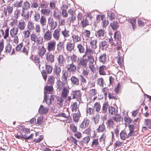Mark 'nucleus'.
<instances>
[{
	"label": "nucleus",
	"mask_w": 151,
	"mask_h": 151,
	"mask_svg": "<svg viewBox=\"0 0 151 151\" xmlns=\"http://www.w3.org/2000/svg\"><path fill=\"white\" fill-rule=\"evenodd\" d=\"M88 66L91 71L93 73L96 71L95 65L96 63V59L94 60V57L93 56H88Z\"/></svg>",
	"instance_id": "nucleus-1"
},
{
	"label": "nucleus",
	"mask_w": 151,
	"mask_h": 151,
	"mask_svg": "<svg viewBox=\"0 0 151 151\" xmlns=\"http://www.w3.org/2000/svg\"><path fill=\"white\" fill-rule=\"evenodd\" d=\"M31 40L35 44L36 42L39 45L42 44L43 38L40 36H38L35 33H32L30 35Z\"/></svg>",
	"instance_id": "nucleus-2"
},
{
	"label": "nucleus",
	"mask_w": 151,
	"mask_h": 151,
	"mask_svg": "<svg viewBox=\"0 0 151 151\" xmlns=\"http://www.w3.org/2000/svg\"><path fill=\"white\" fill-rule=\"evenodd\" d=\"M71 75V74H70V73H69L68 71L66 70L63 71L62 75L61 77L63 84H65L67 83L68 78H69Z\"/></svg>",
	"instance_id": "nucleus-3"
},
{
	"label": "nucleus",
	"mask_w": 151,
	"mask_h": 151,
	"mask_svg": "<svg viewBox=\"0 0 151 151\" xmlns=\"http://www.w3.org/2000/svg\"><path fill=\"white\" fill-rule=\"evenodd\" d=\"M56 42L53 40L49 42L47 44V49L48 52L55 51V49Z\"/></svg>",
	"instance_id": "nucleus-4"
},
{
	"label": "nucleus",
	"mask_w": 151,
	"mask_h": 151,
	"mask_svg": "<svg viewBox=\"0 0 151 151\" xmlns=\"http://www.w3.org/2000/svg\"><path fill=\"white\" fill-rule=\"evenodd\" d=\"M75 44L71 40L68 42L66 44V49L69 52H71L74 50Z\"/></svg>",
	"instance_id": "nucleus-5"
},
{
	"label": "nucleus",
	"mask_w": 151,
	"mask_h": 151,
	"mask_svg": "<svg viewBox=\"0 0 151 151\" xmlns=\"http://www.w3.org/2000/svg\"><path fill=\"white\" fill-rule=\"evenodd\" d=\"M120 138L122 140H125L126 138L132 136L130 133L128 132L127 131L123 130L120 133Z\"/></svg>",
	"instance_id": "nucleus-6"
},
{
	"label": "nucleus",
	"mask_w": 151,
	"mask_h": 151,
	"mask_svg": "<svg viewBox=\"0 0 151 151\" xmlns=\"http://www.w3.org/2000/svg\"><path fill=\"white\" fill-rule=\"evenodd\" d=\"M66 68L67 69L66 71H68L69 73H70V74H71V73L73 74L76 69V67L73 62L70 64L67 65Z\"/></svg>",
	"instance_id": "nucleus-7"
},
{
	"label": "nucleus",
	"mask_w": 151,
	"mask_h": 151,
	"mask_svg": "<svg viewBox=\"0 0 151 151\" xmlns=\"http://www.w3.org/2000/svg\"><path fill=\"white\" fill-rule=\"evenodd\" d=\"M61 72V68L60 66L55 65L53 69V74L57 78H59Z\"/></svg>",
	"instance_id": "nucleus-8"
},
{
	"label": "nucleus",
	"mask_w": 151,
	"mask_h": 151,
	"mask_svg": "<svg viewBox=\"0 0 151 151\" xmlns=\"http://www.w3.org/2000/svg\"><path fill=\"white\" fill-rule=\"evenodd\" d=\"M58 61V65L62 67L64 65V62L65 61V59L64 56L62 55H58L57 58Z\"/></svg>",
	"instance_id": "nucleus-9"
},
{
	"label": "nucleus",
	"mask_w": 151,
	"mask_h": 151,
	"mask_svg": "<svg viewBox=\"0 0 151 151\" xmlns=\"http://www.w3.org/2000/svg\"><path fill=\"white\" fill-rule=\"evenodd\" d=\"M95 35L97 37L100 39H104L106 37L105 31L103 29H100L98 31Z\"/></svg>",
	"instance_id": "nucleus-10"
},
{
	"label": "nucleus",
	"mask_w": 151,
	"mask_h": 151,
	"mask_svg": "<svg viewBox=\"0 0 151 151\" xmlns=\"http://www.w3.org/2000/svg\"><path fill=\"white\" fill-rule=\"evenodd\" d=\"M69 92V88L68 87H64L62 89L61 97L63 99H65L67 97Z\"/></svg>",
	"instance_id": "nucleus-11"
},
{
	"label": "nucleus",
	"mask_w": 151,
	"mask_h": 151,
	"mask_svg": "<svg viewBox=\"0 0 151 151\" xmlns=\"http://www.w3.org/2000/svg\"><path fill=\"white\" fill-rule=\"evenodd\" d=\"M46 59L47 61L53 63L54 62L55 56L52 53L47 52L46 54Z\"/></svg>",
	"instance_id": "nucleus-12"
},
{
	"label": "nucleus",
	"mask_w": 151,
	"mask_h": 151,
	"mask_svg": "<svg viewBox=\"0 0 151 151\" xmlns=\"http://www.w3.org/2000/svg\"><path fill=\"white\" fill-rule=\"evenodd\" d=\"M60 29H57L54 30L53 33V36L55 40L57 41L59 40L61 35Z\"/></svg>",
	"instance_id": "nucleus-13"
},
{
	"label": "nucleus",
	"mask_w": 151,
	"mask_h": 151,
	"mask_svg": "<svg viewBox=\"0 0 151 151\" xmlns=\"http://www.w3.org/2000/svg\"><path fill=\"white\" fill-rule=\"evenodd\" d=\"M85 56V55H83L79 61V64L82 68H86L87 66L88 60V59L84 58Z\"/></svg>",
	"instance_id": "nucleus-14"
},
{
	"label": "nucleus",
	"mask_w": 151,
	"mask_h": 151,
	"mask_svg": "<svg viewBox=\"0 0 151 151\" xmlns=\"http://www.w3.org/2000/svg\"><path fill=\"white\" fill-rule=\"evenodd\" d=\"M13 7L10 6H7L6 7L4 8V12L6 16H9L12 12Z\"/></svg>",
	"instance_id": "nucleus-15"
},
{
	"label": "nucleus",
	"mask_w": 151,
	"mask_h": 151,
	"mask_svg": "<svg viewBox=\"0 0 151 151\" xmlns=\"http://www.w3.org/2000/svg\"><path fill=\"white\" fill-rule=\"evenodd\" d=\"M47 92H44V100H43V101H45L47 104L50 105L51 104V99H52V95H50V96L48 97L47 95Z\"/></svg>",
	"instance_id": "nucleus-16"
},
{
	"label": "nucleus",
	"mask_w": 151,
	"mask_h": 151,
	"mask_svg": "<svg viewBox=\"0 0 151 151\" xmlns=\"http://www.w3.org/2000/svg\"><path fill=\"white\" fill-rule=\"evenodd\" d=\"M81 36L80 34H77L73 35L72 36V39L73 42L75 44L76 43L80 41L81 40Z\"/></svg>",
	"instance_id": "nucleus-17"
},
{
	"label": "nucleus",
	"mask_w": 151,
	"mask_h": 151,
	"mask_svg": "<svg viewBox=\"0 0 151 151\" xmlns=\"http://www.w3.org/2000/svg\"><path fill=\"white\" fill-rule=\"evenodd\" d=\"M107 69V67L105 65H103L99 68V71L100 75H105L106 74V71Z\"/></svg>",
	"instance_id": "nucleus-18"
},
{
	"label": "nucleus",
	"mask_w": 151,
	"mask_h": 151,
	"mask_svg": "<svg viewBox=\"0 0 151 151\" xmlns=\"http://www.w3.org/2000/svg\"><path fill=\"white\" fill-rule=\"evenodd\" d=\"M71 83L72 85L76 86L79 85V79L75 76H72L70 79Z\"/></svg>",
	"instance_id": "nucleus-19"
},
{
	"label": "nucleus",
	"mask_w": 151,
	"mask_h": 151,
	"mask_svg": "<svg viewBox=\"0 0 151 151\" xmlns=\"http://www.w3.org/2000/svg\"><path fill=\"white\" fill-rule=\"evenodd\" d=\"M48 24L51 31L55 29L57 25V22L52 19L51 21H49Z\"/></svg>",
	"instance_id": "nucleus-20"
},
{
	"label": "nucleus",
	"mask_w": 151,
	"mask_h": 151,
	"mask_svg": "<svg viewBox=\"0 0 151 151\" xmlns=\"http://www.w3.org/2000/svg\"><path fill=\"white\" fill-rule=\"evenodd\" d=\"M52 37V34L51 32L48 30L45 34L43 38L45 41H47L51 40Z\"/></svg>",
	"instance_id": "nucleus-21"
},
{
	"label": "nucleus",
	"mask_w": 151,
	"mask_h": 151,
	"mask_svg": "<svg viewBox=\"0 0 151 151\" xmlns=\"http://www.w3.org/2000/svg\"><path fill=\"white\" fill-rule=\"evenodd\" d=\"M81 94L80 90H75L73 91V99H79L81 98Z\"/></svg>",
	"instance_id": "nucleus-22"
},
{
	"label": "nucleus",
	"mask_w": 151,
	"mask_h": 151,
	"mask_svg": "<svg viewBox=\"0 0 151 151\" xmlns=\"http://www.w3.org/2000/svg\"><path fill=\"white\" fill-rule=\"evenodd\" d=\"M89 123V120L87 118L84 119L83 122L81 123L80 127L82 129H84L88 127Z\"/></svg>",
	"instance_id": "nucleus-23"
},
{
	"label": "nucleus",
	"mask_w": 151,
	"mask_h": 151,
	"mask_svg": "<svg viewBox=\"0 0 151 151\" xmlns=\"http://www.w3.org/2000/svg\"><path fill=\"white\" fill-rule=\"evenodd\" d=\"M19 31L18 28L14 27L12 28L10 31V34L11 37L13 38L15 35H16Z\"/></svg>",
	"instance_id": "nucleus-24"
},
{
	"label": "nucleus",
	"mask_w": 151,
	"mask_h": 151,
	"mask_svg": "<svg viewBox=\"0 0 151 151\" xmlns=\"http://www.w3.org/2000/svg\"><path fill=\"white\" fill-rule=\"evenodd\" d=\"M48 109V108L44 107L43 106L41 105L39 109V112L40 114H46L47 113Z\"/></svg>",
	"instance_id": "nucleus-25"
},
{
	"label": "nucleus",
	"mask_w": 151,
	"mask_h": 151,
	"mask_svg": "<svg viewBox=\"0 0 151 151\" xmlns=\"http://www.w3.org/2000/svg\"><path fill=\"white\" fill-rule=\"evenodd\" d=\"M81 114L79 110L76 113H74L73 114V120L76 122H78L79 121Z\"/></svg>",
	"instance_id": "nucleus-26"
},
{
	"label": "nucleus",
	"mask_w": 151,
	"mask_h": 151,
	"mask_svg": "<svg viewBox=\"0 0 151 151\" xmlns=\"http://www.w3.org/2000/svg\"><path fill=\"white\" fill-rule=\"evenodd\" d=\"M99 62L104 64L106 61V55L105 53L101 54L99 58Z\"/></svg>",
	"instance_id": "nucleus-27"
},
{
	"label": "nucleus",
	"mask_w": 151,
	"mask_h": 151,
	"mask_svg": "<svg viewBox=\"0 0 151 151\" xmlns=\"http://www.w3.org/2000/svg\"><path fill=\"white\" fill-rule=\"evenodd\" d=\"M109 106V105L107 103H104L101 107V109L100 113H107V109H108Z\"/></svg>",
	"instance_id": "nucleus-28"
},
{
	"label": "nucleus",
	"mask_w": 151,
	"mask_h": 151,
	"mask_svg": "<svg viewBox=\"0 0 151 151\" xmlns=\"http://www.w3.org/2000/svg\"><path fill=\"white\" fill-rule=\"evenodd\" d=\"M81 25L82 27L84 28L89 25V22L88 20L86 18H83L81 22Z\"/></svg>",
	"instance_id": "nucleus-29"
},
{
	"label": "nucleus",
	"mask_w": 151,
	"mask_h": 151,
	"mask_svg": "<svg viewBox=\"0 0 151 151\" xmlns=\"http://www.w3.org/2000/svg\"><path fill=\"white\" fill-rule=\"evenodd\" d=\"M61 33L65 38L68 37L70 36V32L69 30H67L65 27L63 30H62Z\"/></svg>",
	"instance_id": "nucleus-30"
},
{
	"label": "nucleus",
	"mask_w": 151,
	"mask_h": 151,
	"mask_svg": "<svg viewBox=\"0 0 151 151\" xmlns=\"http://www.w3.org/2000/svg\"><path fill=\"white\" fill-rule=\"evenodd\" d=\"M63 44L62 42H60L57 45V51L55 52L56 54L60 53L63 47Z\"/></svg>",
	"instance_id": "nucleus-31"
},
{
	"label": "nucleus",
	"mask_w": 151,
	"mask_h": 151,
	"mask_svg": "<svg viewBox=\"0 0 151 151\" xmlns=\"http://www.w3.org/2000/svg\"><path fill=\"white\" fill-rule=\"evenodd\" d=\"M97 41L96 39H91L90 42V45L92 49L95 50L96 49L97 47Z\"/></svg>",
	"instance_id": "nucleus-32"
},
{
	"label": "nucleus",
	"mask_w": 151,
	"mask_h": 151,
	"mask_svg": "<svg viewBox=\"0 0 151 151\" xmlns=\"http://www.w3.org/2000/svg\"><path fill=\"white\" fill-rule=\"evenodd\" d=\"M106 129V127L104 122H103L99 126L98 128L97 129V132H103Z\"/></svg>",
	"instance_id": "nucleus-33"
},
{
	"label": "nucleus",
	"mask_w": 151,
	"mask_h": 151,
	"mask_svg": "<svg viewBox=\"0 0 151 151\" xmlns=\"http://www.w3.org/2000/svg\"><path fill=\"white\" fill-rule=\"evenodd\" d=\"M109 113L111 115H114L117 113V110H116V109L112 106H109L108 108Z\"/></svg>",
	"instance_id": "nucleus-34"
},
{
	"label": "nucleus",
	"mask_w": 151,
	"mask_h": 151,
	"mask_svg": "<svg viewBox=\"0 0 151 151\" xmlns=\"http://www.w3.org/2000/svg\"><path fill=\"white\" fill-rule=\"evenodd\" d=\"M107 42L105 40H102L99 42V46L103 50L107 47Z\"/></svg>",
	"instance_id": "nucleus-35"
},
{
	"label": "nucleus",
	"mask_w": 151,
	"mask_h": 151,
	"mask_svg": "<svg viewBox=\"0 0 151 151\" xmlns=\"http://www.w3.org/2000/svg\"><path fill=\"white\" fill-rule=\"evenodd\" d=\"M68 12L69 14L71 15V20L73 22L75 21L76 19L75 12L71 9L68 10Z\"/></svg>",
	"instance_id": "nucleus-36"
},
{
	"label": "nucleus",
	"mask_w": 151,
	"mask_h": 151,
	"mask_svg": "<svg viewBox=\"0 0 151 151\" xmlns=\"http://www.w3.org/2000/svg\"><path fill=\"white\" fill-rule=\"evenodd\" d=\"M25 26L26 24L25 22L23 21L19 23L17 28L18 29L23 30L25 29Z\"/></svg>",
	"instance_id": "nucleus-37"
},
{
	"label": "nucleus",
	"mask_w": 151,
	"mask_h": 151,
	"mask_svg": "<svg viewBox=\"0 0 151 151\" xmlns=\"http://www.w3.org/2000/svg\"><path fill=\"white\" fill-rule=\"evenodd\" d=\"M47 19L46 17L41 16L40 19V23L42 26H45L46 24Z\"/></svg>",
	"instance_id": "nucleus-38"
},
{
	"label": "nucleus",
	"mask_w": 151,
	"mask_h": 151,
	"mask_svg": "<svg viewBox=\"0 0 151 151\" xmlns=\"http://www.w3.org/2000/svg\"><path fill=\"white\" fill-rule=\"evenodd\" d=\"M100 116L99 114H97L93 117V122L95 124H98L100 121Z\"/></svg>",
	"instance_id": "nucleus-39"
},
{
	"label": "nucleus",
	"mask_w": 151,
	"mask_h": 151,
	"mask_svg": "<svg viewBox=\"0 0 151 151\" xmlns=\"http://www.w3.org/2000/svg\"><path fill=\"white\" fill-rule=\"evenodd\" d=\"M144 124L150 129H151V119H144Z\"/></svg>",
	"instance_id": "nucleus-40"
},
{
	"label": "nucleus",
	"mask_w": 151,
	"mask_h": 151,
	"mask_svg": "<svg viewBox=\"0 0 151 151\" xmlns=\"http://www.w3.org/2000/svg\"><path fill=\"white\" fill-rule=\"evenodd\" d=\"M101 106L100 103L96 102L94 105V108L95 111L97 112H99L100 111Z\"/></svg>",
	"instance_id": "nucleus-41"
},
{
	"label": "nucleus",
	"mask_w": 151,
	"mask_h": 151,
	"mask_svg": "<svg viewBox=\"0 0 151 151\" xmlns=\"http://www.w3.org/2000/svg\"><path fill=\"white\" fill-rule=\"evenodd\" d=\"M110 25L112 29L114 30H116L118 27V23L116 21H113L111 23Z\"/></svg>",
	"instance_id": "nucleus-42"
},
{
	"label": "nucleus",
	"mask_w": 151,
	"mask_h": 151,
	"mask_svg": "<svg viewBox=\"0 0 151 151\" xmlns=\"http://www.w3.org/2000/svg\"><path fill=\"white\" fill-rule=\"evenodd\" d=\"M106 124L107 126V127L109 128H110L111 127H113L114 125V122L111 119H109L107 120L106 122Z\"/></svg>",
	"instance_id": "nucleus-43"
},
{
	"label": "nucleus",
	"mask_w": 151,
	"mask_h": 151,
	"mask_svg": "<svg viewBox=\"0 0 151 151\" xmlns=\"http://www.w3.org/2000/svg\"><path fill=\"white\" fill-rule=\"evenodd\" d=\"M46 51V49L44 46H42L39 50V56L42 57L45 54Z\"/></svg>",
	"instance_id": "nucleus-44"
},
{
	"label": "nucleus",
	"mask_w": 151,
	"mask_h": 151,
	"mask_svg": "<svg viewBox=\"0 0 151 151\" xmlns=\"http://www.w3.org/2000/svg\"><path fill=\"white\" fill-rule=\"evenodd\" d=\"M56 99L57 104L60 106L61 107L63 105L64 101L63 98L61 97L57 96L56 98Z\"/></svg>",
	"instance_id": "nucleus-45"
},
{
	"label": "nucleus",
	"mask_w": 151,
	"mask_h": 151,
	"mask_svg": "<svg viewBox=\"0 0 151 151\" xmlns=\"http://www.w3.org/2000/svg\"><path fill=\"white\" fill-rule=\"evenodd\" d=\"M114 115V116L113 117V120L116 122H119L120 121L121 119L120 116L117 113H116Z\"/></svg>",
	"instance_id": "nucleus-46"
},
{
	"label": "nucleus",
	"mask_w": 151,
	"mask_h": 151,
	"mask_svg": "<svg viewBox=\"0 0 151 151\" xmlns=\"http://www.w3.org/2000/svg\"><path fill=\"white\" fill-rule=\"evenodd\" d=\"M55 78L54 76H50L48 77V83L51 85H53L54 83Z\"/></svg>",
	"instance_id": "nucleus-47"
},
{
	"label": "nucleus",
	"mask_w": 151,
	"mask_h": 151,
	"mask_svg": "<svg viewBox=\"0 0 151 151\" xmlns=\"http://www.w3.org/2000/svg\"><path fill=\"white\" fill-rule=\"evenodd\" d=\"M21 52L26 55H28L29 48L27 46H24L21 50Z\"/></svg>",
	"instance_id": "nucleus-48"
},
{
	"label": "nucleus",
	"mask_w": 151,
	"mask_h": 151,
	"mask_svg": "<svg viewBox=\"0 0 151 151\" xmlns=\"http://www.w3.org/2000/svg\"><path fill=\"white\" fill-rule=\"evenodd\" d=\"M45 69L46 71L47 74H50L51 73L53 68L52 66L50 65H46L45 66Z\"/></svg>",
	"instance_id": "nucleus-49"
},
{
	"label": "nucleus",
	"mask_w": 151,
	"mask_h": 151,
	"mask_svg": "<svg viewBox=\"0 0 151 151\" xmlns=\"http://www.w3.org/2000/svg\"><path fill=\"white\" fill-rule=\"evenodd\" d=\"M57 83V89H58L60 91V90L63 88V84H63L62 81H61L60 80H59L58 81Z\"/></svg>",
	"instance_id": "nucleus-50"
},
{
	"label": "nucleus",
	"mask_w": 151,
	"mask_h": 151,
	"mask_svg": "<svg viewBox=\"0 0 151 151\" xmlns=\"http://www.w3.org/2000/svg\"><path fill=\"white\" fill-rule=\"evenodd\" d=\"M121 34L119 32H117L114 33V38L117 40H120L121 38Z\"/></svg>",
	"instance_id": "nucleus-51"
},
{
	"label": "nucleus",
	"mask_w": 151,
	"mask_h": 151,
	"mask_svg": "<svg viewBox=\"0 0 151 151\" xmlns=\"http://www.w3.org/2000/svg\"><path fill=\"white\" fill-rule=\"evenodd\" d=\"M77 48L79 52L80 53H84L85 51L84 47L81 44H79L77 45Z\"/></svg>",
	"instance_id": "nucleus-52"
},
{
	"label": "nucleus",
	"mask_w": 151,
	"mask_h": 151,
	"mask_svg": "<svg viewBox=\"0 0 151 151\" xmlns=\"http://www.w3.org/2000/svg\"><path fill=\"white\" fill-rule=\"evenodd\" d=\"M27 27L30 30H32L34 29V24L31 22H29L28 23Z\"/></svg>",
	"instance_id": "nucleus-53"
},
{
	"label": "nucleus",
	"mask_w": 151,
	"mask_h": 151,
	"mask_svg": "<svg viewBox=\"0 0 151 151\" xmlns=\"http://www.w3.org/2000/svg\"><path fill=\"white\" fill-rule=\"evenodd\" d=\"M72 109V111H76L77 110H78V105L77 102H75L71 106Z\"/></svg>",
	"instance_id": "nucleus-54"
},
{
	"label": "nucleus",
	"mask_w": 151,
	"mask_h": 151,
	"mask_svg": "<svg viewBox=\"0 0 151 151\" xmlns=\"http://www.w3.org/2000/svg\"><path fill=\"white\" fill-rule=\"evenodd\" d=\"M98 84L100 86L103 87L104 83V80L102 78H98L97 80Z\"/></svg>",
	"instance_id": "nucleus-55"
},
{
	"label": "nucleus",
	"mask_w": 151,
	"mask_h": 151,
	"mask_svg": "<svg viewBox=\"0 0 151 151\" xmlns=\"http://www.w3.org/2000/svg\"><path fill=\"white\" fill-rule=\"evenodd\" d=\"M30 3L27 1L24 3L23 5L22 6V9L27 10L30 8Z\"/></svg>",
	"instance_id": "nucleus-56"
},
{
	"label": "nucleus",
	"mask_w": 151,
	"mask_h": 151,
	"mask_svg": "<svg viewBox=\"0 0 151 151\" xmlns=\"http://www.w3.org/2000/svg\"><path fill=\"white\" fill-rule=\"evenodd\" d=\"M129 21L131 23L134 30L135 27L136 21L135 19L134 18L130 19H129Z\"/></svg>",
	"instance_id": "nucleus-57"
},
{
	"label": "nucleus",
	"mask_w": 151,
	"mask_h": 151,
	"mask_svg": "<svg viewBox=\"0 0 151 151\" xmlns=\"http://www.w3.org/2000/svg\"><path fill=\"white\" fill-rule=\"evenodd\" d=\"M94 53V51L91 49H87L85 52V55L88 56H92V55Z\"/></svg>",
	"instance_id": "nucleus-58"
},
{
	"label": "nucleus",
	"mask_w": 151,
	"mask_h": 151,
	"mask_svg": "<svg viewBox=\"0 0 151 151\" xmlns=\"http://www.w3.org/2000/svg\"><path fill=\"white\" fill-rule=\"evenodd\" d=\"M12 50V45L10 44H8L5 47V52L6 53L10 52Z\"/></svg>",
	"instance_id": "nucleus-59"
},
{
	"label": "nucleus",
	"mask_w": 151,
	"mask_h": 151,
	"mask_svg": "<svg viewBox=\"0 0 151 151\" xmlns=\"http://www.w3.org/2000/svg\"><path fill=\"white\" fill-rule=\"evenodd\" d=\"M34 19L36 22L38 21L40 18V14L38 13L35 12L34 15Z\"/></svg>",
	"instance_id": "nucleus-60"
},
{
	"label": "nucleus",
	"mask_w": 151,
	"mask_h": 151,
	"mask_svg": "<svg viewBox=\"0 0 151 151\" xmlns=\"http://www.w3.org/2000/svg\"><path fill=\"white\" fill-rule=\"evenodd\" d=\"M102 114L101 115V119L103 121V122H104V121L106 120L107 119V114L106 113H101Z\"/></svg>",
	"instance_id": "nucleus-61"
},
{
	"label": "nucleus",
	"mask_w": 151,
	"mask_h": 151,
	"mask_svg": "<svg viewBox=\"0 0 151 151\" xmlns=\"http://www.w3.org/2000/svg\"><path fill=\"white\" fill-rule=\"evenodd\" d=\"M128 127L129 129V133H130L131 135L132 136L133 132H134L135 127L133 124H130L129 126Z\"/></svg>",
	"instance_id": "nucleus-62"
},
{
	"label": "nucleus",
	"mask_w": 151,
	"mask_h": 151,
	"mask_svg": "<svg viewBox=\"0 0 151 151\" xmlns=\"http://www.w3.org/2000/svg\"><path fill=\"white\" fill-rule=\"evenodd\" d=\"M71 59L72 61V62H77L79 60V58H78L76 55L73 54L71 57Z\"/></svg>",
	"instance_id": "nucleus-63"
},
{
	"label": "nucleus",
	"mask_w": 151,
	"mask_h": 151,
	"mask_svg": "<svg viewBox=\"0 0 151 151\" xmlns=\"http://www.w3.org/2000/svg\"><path fill=\"white\" fill-rule=\"evenodd\" d=\"M9 28H7L5 31L4 34V39H6L9 36Z\"/></svg>",
	"instance_id": "nucleus-64"
}]
</instances>
